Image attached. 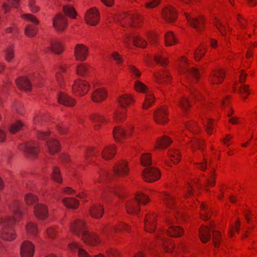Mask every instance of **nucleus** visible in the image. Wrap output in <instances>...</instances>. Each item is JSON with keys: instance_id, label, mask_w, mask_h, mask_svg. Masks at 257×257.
<instances>
[{"instance_id": "nucleus-42", "label": "nucleus", "mask_w": 257, "mask_h": 257, "mask_svg": "<svg viewBox=\"0 0 257 257\" xmlns=\"http://www.w3.org/2000/svg\"><path fill=\"white\" fill-rule=\"evenodd\" d=\"M200 207L202 211V212L200 214L201 218L205 220L208 219L209 215L210 213V209L207 205L204 203L200 204Z\"/></svg>"}, {"instance_id": "nucleus-23", "label": "nucleus", "mask_w": 257, "mask_h": 257, "mask_svg": "<svg viewBox=\"0 0 257 257\" xmlns=\"http://www.w3.org/2000/svg\"><path fill=\"white\" fill-rule=\"evenodd\" d=\"M46 144L49 152L52 155L58 153L60 150V144L55 139H49Z\"/></svg>"}, {"instance_id": "nucleus-55", "label": "nucleus", "mask_w": 257, "mask_h": 257, "mask_svg": "<svg viewBox=\"0 0 257 257\" xmlns=\"http://www.w3.org/2000/svg\"><path fill=\"white\" fill-rule=\"evenodd\" d=\"M108 192H110L111 193H114L116 195L119 196V197H121L122 196V190L120 187L117 188H111L106 189L104 191V193L106 194Z\"/></svg>"}, {"instance_id": "nucleus-21", "label": "nucleus", "mask_w": 257, "mask_h": 257, "mask_svg": "<svg viewBox=\"0 0 257 257\" xmlns=\"http://www.w3.org/2000/svg\"><path fill=\"white\" fill-rule=\"evenodd\" d=\"M154 117L158 123L163 124L166 122L168 120L166 108H161L156 110L154 112Z\"/></svg>"}, {"instance_id": "nucleus-33", "label": "nucleus", "mask_w": 257, "mask_h": 257, "mask_svg": "<svg viewBox=\"0 0 257 257\" xmlns=\"http://www.w3.org/2000/svg\"><path fill=\"white\" fill-rule=\"evenodd\" d=\"M90 212L92 217L99 218L103 213V208L101 204L95 205L90 208Z\"/></svg>"}, {"instance_id": "nucleus-35", "label": "nucleus", "mask_w": 257, "mask_h": 257, "mask_svg": "<svg viewBox=\"0 0 257 257\" xmlns=\"http://www.w3.org/2000/svg\"><path fill=\"white\" fill-rule=\"evenodd\" d=\"M90 119L94 123L95 129H97L99 124L106 120L101 114L99 113H93L90 116Z\"/></svg>"}, {"instance_id": "nucleus-1", "label": "nucleus", "mask_w": 257, "mask_h": 257, "mask_svg": "<svg viewBox=\"0 0 257 257\" xmlns=\"http://www.w3.org/2000/svg\"><path fill=\"white\" fill-rule=\"evenodd\" d=\"M14 217L6 216L1 219V236L3 239L12 241L16 237L13 226L15 223L20 219L22 215L21 204L18 200H14L9 206Z\"/></svg>"}, {"instance_id": "nucleus-51", "label": "nucleus", "mask_w": 257, "mask_h": 257, "mask_svg": "<svg viewBox=\"0 0 257 257\" xmlns=\"http://www.w3.org/2000/svg\"><path fill=\"white\" fill-rule=\"evenodd\" d=\"M4 51L6 60L8 62H11L14 57V52L13 49L11 47H8Z\"/></svg>"}, {"instance_id": "nucleus-38", "label": "nucleus", "mask_w": 257, "mask_h": 257, "mask_svg": "<svg viewBox=\"0 0 257 257\" xmlns=\"http://www.w3.org/2000/svg\"><path fill=\"white\" fill-rule=\"evenodd\" d=\"M38 32V29L35 25L28 24L25 28V34L29 37H33L35 36Z\"/></svg>"}, {"instance_id": "nucleus-64", "label": "nucleus", "mask_w": 257, "mask_h": 257, "mask_svg": "<svg viewBox=\"0 0 257 257\" xmlns=\"http://www.w3.org/2000/svg\"><path fill=\"white\" fill-rule=\"evenodd\" d=\"M203 144V141L199 139H195L192 141V145L193 147H196L198 149L202 150V145Z\"/></svg>"}, {"instance_id": "nucleus-2", "label": "nucleus", "mask_w": 257, "mask_h": 257, "mask_svg": "<svg viewBox=\"0 0 257 257\" xmlns=\"http://www.w3.org/2000/svg\"><path fill=\"white\" fill-rule=\"evenodd\" d=\"M70 229L76 235L81 236L85 242L96 245L99 242L96 235L90 233L86 228L84 223L81 220L75 219L71 224Z\"/></svg>"}, {"instance_id": "nucleus-47", "label": "nucleus", "mask_w": 257, "mask_h": 257, "mask_svg": "<svg viewBox=\"0 0 257 257\" xmlns=\"http://www.w3.org/2000/svg\"><path fill=\"white\" fill-rule=\"evenodd\" d=\"M52 177L53 180L57 183H61L62 178L60 176V170L56 167H54L52 173Z\"/></svg>"}, {"instance_id": "nucleus-25", "label": "nucleus", "mask_w": 257, "mask_h": 257, "mask_svg": "<svg viewBox=\"0 0 257 257\" xmlns=\"http://www.w3.org/2000/svg\"><path fill=\"white\" fill-rule=\"evenodd\" d=\"M130 229V227L124 223H121L118 226H112L106 228L104 230V233H105L108 236H111L112 233L115 231H121L124 230L128 231Z\"/></svg>"}, {"instance_id": "nucleus-14", "label": "nucleus", "mask_w": 257, "mask_h": 257, "mask_svg": "<svg viewBox=\"0 0 257 257\" xmlns=\"http://www.w3.org/2000/svg\"><path fill=\"white\" fill-rule=\"evenodd\" d=\"M177 12L172 6L166 7L163 11V16L165 20L168 22H173L176 20Z\"/></svg>"}, {"instance_id": "nucleus-4", "label": "nucleus", "mask_w": 257, "mask_h": 257, "mask_svg": "<svg viewBox=\"0 0 257 257\" xmlns=\"http://www.w3.org/2000/svg\"><path fill=\"white\" fill-rule=\"evenodd\" d=\"M133 101V99L132 96L127 94L123 95L119 98L118 102L121 106V108L114 114V118L115 120L121 121L124 119L126 112L125 108Z\"/></svg>"}, {"instance_id": "nucleus-62", "label": "nucleus", "mask_w": 257, "mask_h": 257, "mask_svg": "<svg viewBox=\"0 0 257 257\" xmlns=\"http://www.w3.org/2000/svg\"><path fill=\"white\" fill-rule=\"evenodd\" d=\"M155 60L157 63H160L162 65H166L168 62L167 59L161 56H156L155 57Z\"/></svg>"}, {"instance_id": "nucleus-11", "label": "nucleus", "mask_w": 257, "mask_h": 257, "mask_svg": "<svg viewBox=\"0 0 257 257\" xmlns=\"http://www.w3.org/2000/svg\"><path fill=\"white\" fill-rule=\"evenodd\" d=\"M86 22L89 25L95 26L99 22V12L95 8L88 11L85 16Z\"/></svg>"}, {"instance_id": "nucleus-5", "label": "nucleus", "mask_w": 257, "mask_h": 257, "mask_svg": "<svg viewBox=\"0 0 257 257\" xmlns=\"http://www.w3.org/2000/svg\"><path fill=\"white\" fill-rule=\"evenodd\" d=\"M118 21L122 26L128 24L132 27L138 26V23L141 21V18L137 15L123 14L117 18Z\"/></svg>"}, {"instance_id": "nucleus-22", "label": "nucleus", "mask_w": 257, "mask_h": 257, "mask_svg": "<svg viewBox=\"0 0 257 257\" xmlns=\"http://www.w3.org/2000/svg\"><path fill=\"white\" fill-rule=\"evenodd\" d=\"M34 209L35 215L38 218L44 219L48 217V209L44 205L38 203L34 206Z\"/></svg>"}, {"instance_id": "nucleus-49", "label": "nucleus", "mask_w": 257, "mask_h": 257, "mask_svg": "<svg viewBox=\"0 0 257 257\" xmlns=\"http://www.w3.org/2000/svg\"><path fill=\"white\" fill-rule=\"evenodd\" d=\"M24 125V124L20 120H17L15 122L11 124L10 127V131L11 133L14 134L19 130H20Z\"/></svg>"}, {"instance_id": "nucleus-20", "label": "nucleus", "mask_w": 257, "mask_h": 257, "mask_svg": "<svg viewBox=\"0 0 257 257\" xmlns=\"http://www.w3.org/2000/svg\"><path fill=\"white\" fill-rule=\"evenodd\" d=\"M131 41L137 47L145 48L147 46V42L139 36L127 35L124 40L125 43L127 44Z\"/></svg>"}, {"instance_id": "nucleus-15", "label": "nucleus", "mask_w": 257, "mask_h": 257, "mask_svg": "<svg viewBox=\"0 0 257 257\" xmlns=\"http://www.w3.org/2000/svg\"><path fill=\"white\" fill-rule=\"evenodd\" d=\"M132 127L129 128V131H125L120 126H115L113 131V134L114 139L117 141H120L122 139L125 138L127 136L131 135V131Z\"/></svg>"}, {"instance_id": "nucleus-18", "label": "nucleus", "mask_w": 257, "mask_h": 257, "mask_svg": "<svg viewBox=\"0 0 257 257\" xmlns=\"http://www.w3.org/2000/svg\"><path fill=\"white\" fill-rule=\"evenodd\" d=\"M225 74V73L223 69L214 70L210 76V81L214 84L221 83L224 78Z\"/></svg>"}, {"instance_id": "nucleus-37", "label": "nucleus", "mask_w": 257, "mask_h": 257, "mask_svg": "<svg viewBox=\"0 0 257 257\" xmlns=\"http://www.w3.org/2000/svg\"><path fill=\"white\" fill-rule=\"evenodd\" d=\"M62 202L66 207L73 209L77 208L79 205L78 201L74 198H64Z\"/></svg>"}, {"instance_id": "nucleus-40", "label": "nucleus", "mask_w": 257, "mask_h": 257, "mask_svg": "<svg viewBox=\"0 0 257 257\" xmlns=\"http://www.w3.org/2000/svg\"><path fill=\"white\" fill-rule=\"evenodd\" d=\"M158 237L161 242L163 248L167 252L172 251L174 247V244L170 241L164 240V238L160 235L158 236Z\"/></svg>"}, {"instance_id": "nucleus-59", "label": "nucleus", "mask_w": 257, "mask_h": 257, "mask_svg": "<svg viewBox=\"0 0 257 257\" xmlns=\"http://www.w3.org/2000/svg\"><path fill=\"white\" fill-rule=\"evenodd\" d=\"M135 88L138 91L145 92L147 86L141 81H136L135 84Z\"/></svg>"}, {"instance_id": "nucleus-50", "label": "nucleus", "mask_w": 257, "mask_h": 257, "mask_svg": "<svg viewBox=\"0 0 257 257\" xmlns=\"http://www.w3.org/2000/svg\"><path fill=\"white\" fill-rule=\"evenodd\" d=\"M167 206L169 208H172L174 204V200L172 196L167 193H164L162 196Z\"/></svg>"}, {"instance_id": "nucleus-43", "label": "nucleus", "mask_w": 257, "mask_h": 257, "mask_svg": "<svg viewBox=\"0 0 257 257\" xmlns=\"http://www.w3.org/2000/svg\"><path fill=\"white\" fill-rule=\"evenodd\" d=\"M63 11L65 14L71 18H74L76 16V12L74 9L70 5H65L63 7Z\"/></svg>"}, {"instance_id": "nucleus-61", "label": "nucleus", "mask_w": 257, "mask_h": 257, "mask_svg": "<svg viewBox=\"0 0 257 257\" xmlns=\"http://www.w3.org/2000/svg\"><path fill=\"white\" fill-rule=\"evenodd\" d=\"M205 54V52L202 51L201 49L198 48L194 53L195 59L199 61Z\"/></svg>"}, {"instance_id": "nucleus-31", "label": "nucleus", "mask_w": 257, "mask_h": 257, "mask_svg": "<svg viewBox=\"0 0 257 257\" xmlns=\"http://www.w3.org/2000/svg\"><path fill=\"white\" fill-rule=\"evenodd\" d=\"M210 229L206 226H202L199 230V236L202 242L205 243L211 238Z\"/></svg>"}, {"instance_id": "nucleus-60", "label": "nucleus", "mask_w": 257, "mask_h": 257, "mask_svg": "<svg viewBox=\"0 0 257 257\" xmlns=\"http://www.w3.org/2000/svg\"><path fill=\"white\" fill-rule=\"evenodd\" d=\"M211 230L213 232V240L214 246L217 247L218 246V242L220 239V234L219 232L216 231L212 229V227H210Z\"/></svg>"}, {"instance_id": "nucleus-36", "label": "nucleus", "mask_w": 257, "mask_h": 257, "mask_svg": "<svg viewBox=\"0 0 257 257\" xmlns=\"http://www.w3.org/2000/svg\"><path fill=\"white\" fill-rule=\"evenodd\" d=\"M172 142V141L165 136L159 139L156 143V148H165L167 147Z\"/></svg>"}, {"instance_id": "nucleus-63", "label": "nucleus", "mask_w": 257, "mask_h": 257, "mask_svg": "<svg viewBox=\"0 0 257 257\" xmlns=\"http://www.w3.org/2000/svg\"><path fill=\"white\" fill-rule=\"evenodd\" d=\"M160 3V0H150L146 3L147 8H153L158 6Z\"/></svg>"}, {"instance_id": "nucleus-24", "label": "nucleus", "mask_w": 257, "mask_h": 257, "mask_svg": "<svg viewBox=\"0 0 257 257\" xmlns=\"http://www.w3.org/2000/svg\"><path fill=\"white\" fill-rule=\"evenodd\" d=\"M128 171V169L126 163L123 161L119 162L113 167V172L118 176L125 175L127 174Z\"/></svg>"}, {"instance_id": "nucleus-28", "label": "nucleus", "mask_w": 257, "mask_h": 257, "mask_svg": "<svg viewBox=\"0 0 257 257\" xmlns=\"http://www.w3.org/2000/svg\"><path fill=\"white\" fill-rule=\"evenodd\" d=\"M106 91L103 88L96 89L92 94L91 98L93 101L99 102L103 100L106 97Z\"/></svg>"}, {"instance_id": "nucleus-48", "label": "nucleus", "mask_w": 257, "mask_h": 257, "mask_svg": "<svg viewBox=\"0 0 257 257\" xmlns=\"http://www.w3.org/2000/svg\"><path fill=\"white\" fill-rule=\"evenodd\" d=\"M25 201L28 205H36L37 203V198L36 196L33 195L31 193H28L25 196Z\"/></svg>"}, {"instance_id": "nucleus-12", "label": "nucleus", "mask_w": 257, "mask_h": 257, "mask_svg": "<svg viewBox=\"0 0 257 257\" xmlns=\"http://www.w3.org/2000/svg\"><path fill=\"white\" fill-rule=\"evenodd\" d=\"M53 26L59 31H63L67 26L66 18L60 14H57L53 19Z\"/></svg>"}, {"instance_id": "nucleus-17", "label": "nucleus", "mask_w": 257, "mask_h": 257, "mask_svg": "<svg viewBox=\"0 0 257 257\" xmlns=\"http://www.w3.org/2000/svg\"><path fill=\"white\" fill-rule=\"evenodd\" d=\"M182 73H184L187 78V80L191 82L192 78L194 81H197L199 78V73L198 70L192 67H184L182 69Z\"/></svg>"}, {"instance_id": "nucleus-54", "label": "nucleus", "mask_w": 257, "mask_h": 257, "mask_svg": "<svg viewBox=\"0 0 257 257\" xmlns=\"http://www.w3.org/2000/svg\"><path fill=\"white\" fill-rule=\"evenodd\" d=\"M203 123L206 128V131L207 133L208 134H211L213 128V123L212 120L209 118H208L206 119L205 121H203Z\"/></svg>"}, {"instance_id": "nucleus-32", "label": "nucleus", "mask_w": 257, "mask_h": 257, "mask_svg": "<svg viewBox=\"0 0 257 257\" xmlns=\"http://www.w3.org/2000/svg\"><path fill=\"white\" fill-rule=\"evenodd\" d=\"M115 149L114 146H110L105 148L101 153L102 157L105 160L112 159L115 155Z\"/></svg>"}, {"instance_id": "nucleus-13", "label": "nucleus", "mask_w": 257, "mask_h": 257, "mask_svg": "<svg viewBox=\"0 0 257 257\" xmlns=\"http://www.w3.org/2000/svg\"><path fill=\"white\" fill-rule=\"evenodd\" d=\"M187 19L194 28L198 31L201 30L204 27V20L201 17H193L189 15H186Z\"/></svg>"}, {"instance_id": "nucleus-46", "label": "nucleus", "mask_w": 257, "mask_h": 257, "mask_svg": "<svg viewBox=\"0 0 257 257\" xmlns=\"http://www.w3.org/2000/svg\"><path fill=\"white\" fill-rule=\"evenodd\" d=\"M179 106L182 108L184 113L187 112L188 109L190 107V104L187 98L182 97L178 102Z\"/></svg>"}, {"instance_id": "nucleus-9", "label": "nucleus", "mask_w": 257, "mask_h": 257, "mask_svg": "<svg viewBox=\"0 0 257 257\" xmlns=\"http://www.w3.org/2000/svg\"><path fill=\"white\" fill-rule=\"evenodd\" d=\"M34 253V245L30 241L26 240L21 245V257H33Z\"/></svg>"}, {"instance_id": "nucleus-58", "label": "nucleus", "mask_w": 257, "mask_h": 257, "mask_svg": "<svg viewBox=\"0 0 257 257\" xmlns=\"http://www.w3.org/2000/svg\"><path fill=\"white\" fill-rule=\"evenodd\" d=\"M186 128L191 132L197 133L199 127L195 122H188L185 124Z\"/></svg>"}, {"instance_id": "nucleus-26", "label": "nucleus", "mask_w": 257, "mask_h": 257, "mask_svg": "<svg viewBox=\"0 0 257 257\" xmlns=\"http://www.w3.org/2000/svg\"><path fill=\"white\" fill-rule=\"evenodd\" d=\"M16 82L18 87L21 90L29 91L32 88V84L27 77H21L18 78Z\"/></svg>"}, {"instance_id": "nucleus-3", "label": "nucleus", "mask_w": 257, "mask_h": 257, "mask_svg": "<svg viewBox=\"0 0 257 257\" xmlns=\"http://www.w3.org/2000/svg\"><path fill=\"white\" fill-rule=\"evenodd\" d=\"M149 201L148 197L143 193H139L136 195L134 199L128 202L125 204L126 209L130 214H135L138 212L140 209L139 203L145 204Z\"/></svg>"}, {"instance_id": "nucleus-44", "label": "nucleus", "mask_w": 257, "mask_h": 257, "mask_svg": "<svg viewBox=\"0 0 257 257\" xmlns=\"http://www.w3.org/2000/svg\"><path fill=\"white\" fill-rule=\"evenodd\" d=\"M26 231L28 234L35 235L38 232V230L34 223L29 222L26 225Z\"/></svg>"}, {"instance_id": "nucleus-7", "label": "nucleus", "mask_w": 257, "mask_h": 257, "mask_svg": "<svg viewBox=\"0 0 257 257\" xmlns=\"http://www.w3.org/2000/svg\"><path fill=\"white\" fill-rule=\"evenodd\" d=\"M144 179L148 182H152L159 179L161 176L160 171L156 168L148 167L142 172Z\"/></svg>"}, {"instance_id": "nucleus-34", "label": "nucleus", "mask_w": 257, "mask_h": 257, "mask_svg": "<svg viewBox=\"0 0 257 257\" xmlns=\"http://www.w3.org/2000/svg\"><path fill=\"white\" fill-rule=\"evenodd\" d=\"M155 75L158 83H161L163 82L167 83L171 79L169 73L166 71L158 72Z\"/></svg>"}, {"instance_id": "nucleus-16", "label": "nucleus", "mask_w": 257, "mask_h": 257, "mask_svg": "<svg viewBox=\"0 0 257 257\" xmlns=\"http://www.w3.org/2000/svg\"><path fill=\"white\" fill-rule=\"evenodd\" d=\"M168 225L167 233L172 237H179L181 236L183 233V229L179 226L174 225L172 222L170 220H167Z\"/></svg>"}, {"instance_id": "nucleus-8", "label": "nucleus", "mask_w": 257, "mask_h": 257, "mask_svg": "<svg viewBox=\"0 0 257 257\" xmlns=\"http://www.w3.org/2000/svg\"><path fill=\"white\" fill-rule=\"evenodd\" d=\"M89 89V85L87 82L81 80L75 81L72 86V90L76 95H83L87 93Z\"/></svg>"}, {"instance_id": "nucleus-10", "label": "nucleus", "mask_w": 257, "mask_h": 257, "mask_svg": "<svg viewBox=\"0 0 257 257\" xmlns=\"http://www.w3.org/2000/svg\"><path fill=\"white\" fill-rule=\"evenodd\" d=\"M88 49L82 44H77L74 48V55L78 61H83L88 55Z\"/></svg>"}, {"instance_id": "nucleus-27", "label": "nucleus", "mask_w": 257, "mask_h": 257, "mask_svg": "<svg viewBox=\"0 0 257 257\" xmlns=\"http://www.w3.org/2000/svg\"><path fill=\"white\" fill-rule=\"evenodd\" d=\"M156 217V215L154 214H149L146 217L145 226L147 231L151 232L155 230Z\"/></svg>"}, {"instance_id": "nucleus-41", "label": "nucleus", "mask_w": 257, "mask_h": 257, "mask_svg": "<svg viewBox=\"0 0 257 257\" xmlns=\"http://www.w3.org/2000/svg\"><path fill=\"white\" fill-rule=\"evenodd\" d=\"M165 38L166 46L173 45L177 43L175 36L171 31L168 32L165 34Z\"/></svg>"}, {"instance_id": "nucleus-39", "label": "nucleus", "mask_w": 257, "mask_h": 257, "mask_svg": "<svg viewBox=\"0 0 257 257\" xmlns=\"http://www.w3.org/2000/svg\"><path fill=\"white\" fill-rule=\"evenodd\" d=\"M77 74L82 76H86L90 72L88 66L84 63H81L77 67Z\"/></svg>"}, {"instance_id": "nucleus-52", "label": "nucleus", "mask_w": 257, "mask_h": 257, "mask_svg": "<svg viewBox=\"0 0 257 257\" xmlns=\"http://www.w3.org/2000/svg\"><path fill=\"white\" fill-rule=\"evenodd\" d=\"M142 165L144 166H149L152 163L151 156L149 154H144L141 157Z\"/></svg>"}, {"instance_id": "nucleus-56", "label": "nucleus", "mask_w": 257, "mask_h": 257, "mask_svg": "<svg viewBox=\"0 0 257 257\" xmlns=\"http://www.w3.org/2000/svg\"><path fill=\"white\" fill-rule=\"evenodd\" d=\"M28 6L32 13H37L39 10V7L37 4L36 0H28Z\"/></svg>"}, {"instance_id": "nucleus-29", "label": "nucleus", "mask_w": 257, "mask_h": 257, "mask_svg": "<svg viewBox=\"0 0 257 257\" xmlns=\"http://www.w3.org/2000/svg\"><path fill=\"white\" fill-rule=\"evenodd\" d=\"M46 51H51L56 54H59L63 51V47L59 41L51 40L50 46L46 48Z\"/></svg>"}, {"instance_id": "nucleus-6", "label": "nucleus", "mask_w": 257, "mask_h": 257, "mask_svg": "<svg viewBox=\"0 0 257 257\" xmlns=\"http://www.w3.org/2000/svg\"><path fill=\"white\" fill-rule=\"evenodd\" d=\"M19 148L30 156H35L39 152L38 144L36 141L22 144L19 146Z\"/></svg>"}, {"instance_id": "nucleus-30", "label": "nucleus", "mask_w": 257, "mask_h": 257, "mask_svg": "<svg viewBox=\"0 0 257 257\" xmlns=\"http://www.w3.org/2000/svg\"><path fill=\"white\" fill-rule=\"evenodd\" d=\"M58 101L60 103L68 106H73L75 103V100L64 93H61L59 95Z\"/></svg>"}, {"instance_id": "nucleus-57", "label": "nucleus", "mask_w": 257, "mask_h": 257, "mask_svg": "<svg viewBox=\"0 0 257 257\" xmlns=\"http://www.w3.org/2000/svg\"><path fill=\"white\" fill-rule=\"evenodd\" d=\"M22 18L28 20L33 23L34 25H38L39 23V21L34 16L30 14H24L22 16Z\"/></svg>"}, {"instance_id": "nucleus-19", "label": "nucleus", "mask_w": 257, "mask_h": 257, "mask_svg": "<svg viewBox=\"0 0 257 257\" xmlns=\"http://www.w3.org/2000/svg\"><path fill=\"white\" fill-rule=\"evenodd\" d=\"M70 249L74 252H77L78 257H91L89 254L84 250L76 242H72L69 244ZM94 257H104L101 254L94 255Z\"/></svg>"}, {"instance_id": "nucleus-53", "label": "nucleus", "mask_w": 257, "mask_h": 257, "mask_svg": "<svg viewBox=\"0 0 257 257\" xmlns=\"http://www.w3.org/2000/svg\"><path fill=\"white\" fill-rule=\"evenodd\" d=\"M154 101V97L151 94L146 95L145 101L143 103L144 108H148Z\"/></svg>"}, {"instance_id": "nucleus-45", "label": "nucleus", "mask_w": 257, "mask_h": 257, "mask_svg": "<svg viewBox=\"0 0 257 257\" xmlns=\"http://www.w3.org/2000/svg\"><path fill=\"white\" fill-rule=\"evenodd\" d=\"M171 161L174 164H177L180 160V153L178 150H171L168 154Z\"/></svg>"}]
</instances>
